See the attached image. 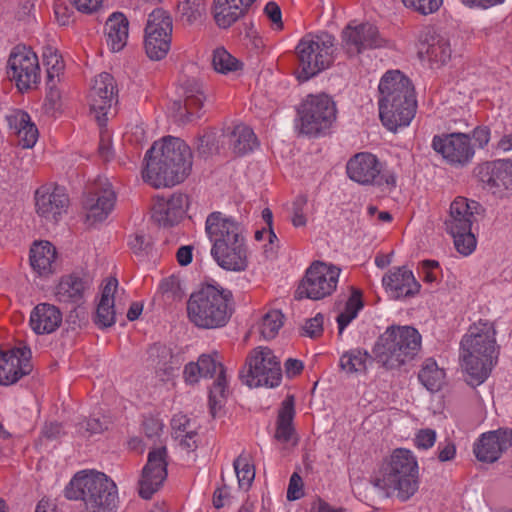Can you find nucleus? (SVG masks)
<instances>
[{"mask_svg": "<svg viewBox=\"0 0 512 512\" xmlns=\"http://www.w3.org/2000/svg\"><path fill=\"white\" fill-rule=\"evenodd\" d=\"M143 178L155 188L172 187L182 182L192 167L190 147L180 138L167 136L146 152Z\"/></svg>", "mask_w": 512, "mask_h": 512, "instance_id": "1", "label": "nucleus"}, {"mask_svg": "<svg viewBox=\"0 0 512 512\" xmlns=\"http://www.w3.org/2000/svg\"><path fill=\"white\" fill-rule=\"evenodd\" d=\"M379 116L390 131L406 127L415 116L417 100L408 77L398 70L386 72L379 83Z\"/></svg>", "mask_w": 512, "mask_h": 512, "instance_id": "2", "label": "nucleus"}, {"mask_svg": "<svg viewBox=\"0 0 512 512\" xmlns=\"http://www.w3.org/2000/svg\"><path fill=\"white\" fill-rule=\"evenodd\" d=\"M232 292L219 284H203L187 302L189 320L199 328L224 327L233 313Z\"/></svg>", "mask_w": 512, "mask_h": 512, "instance_id": "3", "label": "nucleus"}, {"mask_svg": "<svg viewBox=\"0 0 512 512\" xmlns=\"http://www.w3.org/2000/svg\"><path fill=\"white\" fill-rule=\"evenodd\" d=\"M373 485L387 497L396 496L400 501L409 500L419 488V468L416 457L405 448L393 451Z\"/></svg>", "mask_w": 512, "mask_h": 512, "instance_id": "4", "label": "nucleus"}, {"mask_svg": "<svg viewBox=\"0 0 512 512\" xmlns=\"http://www.w3.org/2000/svg\"><path fill=\"white\" fill-rule=\"evenodd\" d=\"M64 493L69 500H82L85 512H115L117 509L116 484L102 472L76 473Z\"/></svg>", "mask_w": 512, "mask_h": 512, "instance_id": "5", "label": "nucleus"}, {"mask_svg": "<svg viewBox=\"0 0 512 512\" xmlns=\"http://www.w3.org/2000/svg\"><path fill=\"white\" fill-rule=\"evenodd\" d=\"M335 37L327 32L306 35L296 47L301 81H307L328 68L334 61Z\"/></svg>", "mask_w": 512, "mask_h": 512, "instance_id": "6", "label": "nucleus"}, {"mask_svg": "<svg viewBox=\"0 0 512 512\" xmlns=\"http://www.w3.org/2000/svg\"><path fill=\"white\" fill-rule=\"evenodd\" d=\"M336 114V104L329 95H308L298 108L300 133L310 137L325 134L336 120Z\"/></svg>", "mask_w": 512, "mask_h": 512, "instance_id": "7", "label": "nucleus"}, {"mask_svg": "<svg viewBox=\"0 0 512 512\" xmlns=\"http://www.w3.org/2000/svg\"><path fill=\"white\" fill-rule=\"evenodd\" d=\"M346 171L348 177L360 185H372L383 190H392L396 187L395 172L385 168L376 155L369 152H360L351 157L347 162Z\"/></svg>", "mask_w": 512, "mask_h": 512, "instance_id": "8", "label": "nucleus"}, {"mask_svg": "<svg viewBox=\"0 0 512 512\" xmlns=\"http://www.w3.org/2000/svg\"><path fill=\"white\" fill-rule=\"evenodd\" d=\"M238 378L250 389L276 388L282 382L281 361L274 354H251L239 369Z\"/></svg>", "mask_w": 512, "mask_h": 512, "instance_id": "9", "label": "nucleus"}, {"mask_svg": "<svg viewBox=\"0 0 512 512\" xmlns=\"http://www.w3.org/2000/svg\"><path fill=\"white\" fill-rule=\"evenodd\" d=\"M172 30V18L167 11L156 8L148 15L144 48L151 60H161L167 55L171 46Z\"/></svg>", "mask_w": 512, "mask_h": 512, "instance_id": "10", "label": "nucleus"}, {"mask_svg": "<svg viewBox=\"0 0 512 512\" xmlns=\"http://www.w3.org/2000/svg\"><path fill=\"white\" fill-rule=\"evenodd\" d=\"M340 272V268L332 264L312 263L299 286L300 295L312 300L329 296L336 289Z\"/></svg>", "mask_w": 512, "mask_h": 512, "instance_id": "11", "label": "nucleus"}, {"mask_svg": "<svg viewBox=\"0 0 512 512\" xmlns=\"http://www.w3.org/2000/svg\"><path fill=\"white\" fill-rule=\"evenodd\" d=\"M432 147L451 166L461 168L471 163L475 149L467 133L453 132L435 135Z\"/></svg>", "mask_w": 512, "mask_h": 512, "instance_id": "12", "label": "nucleus"}, {"mask_svg": "<svg viewBox=\"0 0 512 512\" xmlns=\"http://www.w3.org/2000/svg\"><path fill=\"white\" fill-rule=\"evenodd\" d=\"M384 44L377 27L368 22H350L341 32V48L349 58L366 50L381 48Z\"/></svg>", "mask_w": 512, "mask_h": 512, "instance_id": "13", "label": "nucleus"}, {"mask_svg": "<svg viewBox=\"0 0 512 512\" xmlns=\"http://www.w3.org/2000/svg\"><path fill=\"white\" fill-rule=\"evenodd\" d=\"M90 108L98 124L103 126L112 114V108L117 104V89L114 77L103 72L95 77L90 94Z\"/></svg>", "mask_w": 512, "mask_h": 512, "instance_id": "14", "label": "nucleus"}, {"mask_svg": "<svg viewBox=\"0 0 512 512\" xmlns=\"http://www.w3.org/2000/svg\"><path fill=\"white\" fill-rule=\"evenodd\" d=\"M167 449L157 447L149 451L147 463L142 469L139 480V495L150 499L159 490L167 478Z\"/></svg>", "mask_w": 512, "mask_h": 512, "instance_id": "15", "label": "nucleus"}, {"mask_svg": "<svg viewBox=\"0 0 512 512\" xmlns=\"http://www.w3.org/2000/svg\"><path fill=\"white\" fill-rule=\"evenodd\" d=\"M7 75L16 81L20 91L30 89L39 81V64L36 54L25 48L13 51L7 62Z\"/></svg>", "mask_w": 512, "mask_h": 512, "instance_id": "16", "label": "nucleus"}, {"mask_svg": "<svg viewBox=\"0 0 512 512\" xmlns=\"http://www.w3.org/2000/svg\"><path fill=\"white\" fill-rule=\"evenodd\" d=\"M37 214L46 222L56 224L67 212L69 198L60 186H42L35 192Z\"/></svg>", "mask_w": 512, "mask_h": 512, "instance_id": "17", "label": "nucleus"}, {"mask_svg": "<svg viewBox=\"0 0 512 512\" xmlns=\"http://www.w3.org/2000/svg\"><path fill=\"white\" fill-rule=\"evenodd\" d=\"M115 200L116 194L108 179L98 178L85 201L87 220L91 223L105 220L112 211Z\"/></svg>", "mask_w": 512, "mask_h": 512, "instance_id": "18", "label": "nucleus"}, {"mask_svg": "<svg viewBox=\"0 0 512 512\" xmlns=\"http://www.w3.org/2000/svg\"><path fill=\"white\" fill-rule=\"evenodd\" d=\"M421 334L412 326H390L377 342L385 352H414L421 348Z\"/></svg>", "mask_w": 512, "mask_h": 512, "instance_id": "19", "label": "nucleus"}, {"mask_svg": "<svg viewBox=\"0 0 512 512\" xmlns=\"http://www.w3.org/2000/svg\"><path fill=\"white\" fill-rule=\"evenodd\" d=\"M205 232L212 243V247H216L219 242L228 244L244 239L242 226L233 218L227 217L221 212H212L208 215L205 222Z\"/></svg>", "mask_w": 512, "mask_h": 512, "instance_id": "20", "label": "nucleus"}, {"mask_svg": "<svg viewBox=\"0 0 512 512\" xmlns=\"http://www.w3.org/2000/svg\"><path fill=\"white\" fill-rule=\"evenodd\" d=\"M511 446L512 430L505 428L483 433L473 451L479 461L493 463Z\"/></svg>", "mask_w": 512, "mask_h": 512, "instance_id": "21", "label": "nucleus"}, {"mask_svg": "<svg viewBox=\"0 0 512 512\" xmlns=\"http://www.w3.org/2000/svg\"><path fill=\"white\" fill-rule=\"evenodd\" d=\"M382 284L389 297L393 300L414 297L421 288L413 272L405 266L391 268L383 276Z\"/></svg>", "mask_w": 512, "mask_h": 512, "instance_id": "22", "label": "nucleus"}, {"mask_svg": "<svg viewBox=\"0 0 512 512\" xmlns=\"http://www.w3.org/2000/svg\"><path fill=\"white\" fill-rule=\"evenodd\" d=\"M475 174L489 189H509L512 187V159L480 164L475 168Z\"/></svg>", "mask_w": 512, "mask_h": 512, "instance_id": "23", "label": "nucleus"}, {"mask_svg": "<svg viewBox=\"0 0 512 512\" xmlns=\"http://www.w3.org/2000/svg\"><path fill=\"white\" fill-rule=\"evenodd\" d=\"M481 211L482 206L478 202L457 197L450 205L449 217L445 221L446 231H467Z\"/></svg>", "mask_w": 512, "mask_h": 512, "instance_id": "24", "label": "nucleus"}, {"mask_svg": "<svg viewBox=\"0 0 512 512\" xmlns=\"http://www.w3.org/2000/svg\"><path fill=\"white\" fill-rule=\"evenodd\" d=\"M498 357L493 354H464L461 368L465 382L472 387L481 385L489 377Z\"/></svg>", "mask_w": 512, "mask_h": 512, "instance_id": "25", "label": "nucleus"}, {"mask_svg": "<svg viewBox=\"0 0 512 512\" xmlns=\"http://www.w3.org/2000/svg\"><path fill=\"white\" fill-rule=\"evenodd\" d=\"M211 255L217 264L225 270L242 271L247 267V249L245 239L236 243L219 244L211 248Z\"/></svg>", "mask_w": 512, "mask_h": 512, "instance_id": "26", "label": "nucleus"}, {"mask_svg": "<svg viewBox=\"0 0 512 512\" xmlns=\"http://www.w3.org/2000/svg\"><path fill=\"white\" fill-rule=\"evenodd\" d=\"M33 370L31 354H0V385L11 386Z\"/></svg>", "mask_w": 512, "mask_h": 512, "instance_id": "27", "label": "nucleus"}, {"mask_svg": "<svg viewBox=\"0 0 512 512\" xmlns=\"http://www.w3.org/2000/svg\"><path fill=\"white\" fill-rule=\"evenodd\" d=\"M462 352H495L499 346L495 340V329L490 323H479L470 327L461 340Z\"/></svg>", "mask_w": 512, "mask_h": 512, "instance_id": "28", "label": "nucleus"}, {"mask_svg": "<svg viewBox=\"0 0 512 512\" xmlns=\"http://www.w3.org/2000/svg\"><path fill=\"white\" fill-rule=\"evenodd\" d=\"M188 198L183 194H174L169 199H157L152 209V218L161 226H173L185 213Z\"/></svg>", "mask_w": 512, "mask_h": 512, "instance_id": "29", "label": "nucleus"}, {"mask_svg": "<svg viewBox=\"0 0 512 512\" xmlns=\"http://www.w3.org/2000/svg\"><path fill=\"white\" fill-rule=\"evenodd\" d=\"M89 287V277L72 273L61 278L55 289L56 300L60 303H79Z\"/></svg>", "mask_w": 512, "mask_h": 512, "instance_id": "30", "label": "nucleus"}, {"mask_svg": "<svg viewBox=\"0 0 512 512\" xmlns=\"http://www.w3.org/2000/svg\"><path fill=\"white\" fill-rule=\"evenodd\" d=\"M255 0H214L213 17L216 24L223 29L230 27L242 17Z\"/></svg>", "mask_w": 512, "mask_h": 512, "instance_id": "31", "label": "nucleus"}, {"mask_svg": "<svg viewBox=\"0 0 512 512\" xmlns=\"http://www.w3.org/2000/svg\"><path fill=\"white\" fill-rule=\"evenodd\" d=\"M62 322L60 310L51 304H38L30 315V326L36 334L54 332Z\"/></svg>", "mask_w": 512, "mask_h": 512, "instance_id": "32", "label": "nucleus"}, {"mask_svg": "<svg viewBox=\"0 0 512 512\" xmlns=\"http://www.w3.org/2000/svg\"><path fill=\"white\" fill-rule=\"evenodd\" d=\"M129 22L121 12L112 13L105 23L106 43L112 52L121 51L127 44Z\"/></svg>", "mask_w": 512, "mask_h": 512, "instance_id": "33", "label": "nucleus"}, {"mask_svg": "<svg viewBox=\"0 0 512 512\" xmlns=\"http://www.w3.org/2000/svg\"><path fill=\"white\" fill-rule=\"evenodd\" d=\"M226 370L224 365L216 361L211 354H200L197 362H190L184 367V378L189 384H195L200 378H213Z\"/></svg>", "mask_w": 512, "mask_h": 512, "instance_id": "34", "label": "nucleus"}, {"mask_svg": "<svg viewBox=\"0 0 512 512\" xmlns=\"http://www.w3.org/2000/svg\"><path fill=\"white\" fill-rule=\"evenodd\" d=\"M118 287V281L115 278L109 279L101 294V299L98 303L94 322L101 328L112 326L116 319V312L114 309V293Z\"/></svg>", "mask_w": 512, "mask_h": 512, "instance_id": "35", "label": "nucleus"}, {"mask_svg": "<svg viewBox=\"0 0 512 512\" xmlns=\"http://www.w3.org/2000/svg\"><path fill=\"white\" fill-rule=\"evenodd\" d=\"M295 416V401L293 395H288L278 412L276 421L275 439L281 443H288L295 437L293 419Z\"/></svg>", "mask_w": 512, "mask_h": 512, "instance_id": "36", "label": "nucleus"}, {"mask_svg": "<svg viewBox=\"0 0 512 512\" xmlns=\"http://www.w3.org/2000/svg\"><path fill=\"white\" fill-rule=\"evenodd\" d=\"M56 250L50 242L35 243L30 250V264L40 276L52 272Z\"/></svg>", "mask_w": 512, "mask_h": 512, "instance_id": "37", "label": "nucleus"}, {"mask_svg": "<svg viewBox=\"0 0 512 512\" xmlns=\"http://www.w3.org/2000/svg\"><path fill=\"white\" fill-rule=\"evenodd\" d=\"M418 379L428 391L435 393L445 385L446 373L444 368H440L433 358H428L422 364Z\"/></svg>", "mask_w": 512, "mask_h": 512, "instance_id": "38", "label": "nucleus"}, {"mask_svg": "<svg viewBox=\"0 0 512 512\" xmlns=\"http://www.w3.org/2000/svg\"><path fill=\"white\" fill-rule=\"evenodd\" d=\"M230 146L237 155H246L252 152L258 141L253 130L244 124H238L229 135Z\"/></svg>", "mask_w": 512, "mask_h": 512, "instance_id": "39", "label": "nucleus"}, {"mask_svg": "<svg viewBox=\"0 0 512 512\" xmlns=\"http://www.w3.org/2000/svg\"><path fill=\"white\" fill-rule=\"evenodd\" d=\"M183 89L185 95L184 109L187 113V121H192L194 118L201 116L200 110L203 106L205 96L201 84L195 79L186 80Z\"/></svg>", "mask_w": 512, "mask_h": 512, "instance_id": "40", "label": "nucleus"}, {"mask_svg": "<svg viewBox=\"0 0 512 512\" xmlns=\"http://www.w3.org/2000/svg\"><path fill=\"white\" fill-rule=\"evenodd\" d=\"M212 65L215 71L222 74L235 73L243 68L242 62L232 56L224 47H218L213 51Z\"/></svg>", "mask_w": 512, "mask_h": 512, "instance_id": "41", "label": "nucleus"}, {"mask_svg": "<svg viewBox=\"0 0 512 512\" xmlns=\"http://www.w3.org/2000/svg\"><path fill=\"white\" fill-rule=\"evenodd\" d=\"M181 19L188 24L199 21L206 13V0H181L177 6Z\"/></svg>", "mask_w": 512, "mask_h": 512, "instance_id": "42", "label": "nucleus"}, {"mask_svg": "<svg viewBox=\"0 0 512 512\" xmlns=\"http://www.w3.org/2000/svg\"><path fill=\"white\" fill-rule=\"evenodd\" d=\"M228 394V380L226 370H221L213 382L209 391V407L212 415H215Z\"/></svg>", "mask_w": 512, "mask_h": 512, "instance_id": "43", "label": "nucleus"}, {"mask_svg": "<svg viewBox=\"0 0 512 512\" xmlns=\"http://www.w3.org/2000/svg\"><path fill=\"white\" fill-rule=\"evenodd\" d=\"M234 470L238 479L239 486L248 489L254 478L255 469L251 465L249 455L242 452L233 462Z\"/></svg>", "mask_w": 512, "mask_h": 512, "instance_id": "44", "label": "nucleus"}, {"mask_svg": "<svg viewBox=\"0 0 512 512\" xmlns=\"http://www.w3.org/2000/svg\"><path fill=\"white\" fill-rule=\"evenodd\" d=\"M451 44L447 37L437 35L428 44L426 53L430 60L445 64L451 58Z\"/></svg>", "mask_w": 512, "mask_h": 512, "instance_id": "45", "label": "nucleus"}, {"mask_svg": "<svg viewBox=\"0 0 512 512\" xmlns=\"http://www.w3.org/2000/svg\"><path fill=\"white\" fill-rule=\"evenodd\" d=\"M369 354H342L339 360V367L346 374H361L367 369Z\"/></svg>", "mask_w": 512, "mask_h": 512, "instance_id": "46", "label": "nucleus"}, {"mask_svg": "<svg viewBox=\"0 0 512 512\" xmlns=\"http://www.w3.org/2000/svg\"><path fill=\"white\" fill-rule=\"evenodd\" d=\"M283 314L280 310H271L266 313L261 322L260 332L265 339L274 338L283 325Z\"/></svg>", "mask_w": 512, "mask_h": 512, "instance_id": "47", "label": "nucleus"}, {"mask_svg": "<svg viewBox=\"0 0 512 512\" xmlns=\"http://www.w3.org/2000/svg\"><path fill=\"white\" fill-rule=\"evenodd\" d=\"M471 230L448 232L453 237L456 250L464 256L470 255L476 248V238Z\"/></svg>", "mask_w": 512, "mask_h": 512, "instance_id": "48", "label": "nucleus"}, {"mask_svg": "<svg viewBox=\"0 0 512 512\" xmlns=\"http://www.w3.org/2000/svg\"><path fill=\"white\" fill-rule=\"evenodd\" d=\"M43 63L47 68V79H57L63 70V62L57 51L52 47H47L43 51Z\"/></svg>", "mask_w": 512, "mask_h": 512, "instance_id": "49", "label": "nucleus"}, {"mask_svg": "<svg viewBox=\"0 0 512 512\" xmlns=\"http://www.w3.org/2000/svg\"><path fill=\"white\" fill-rule=\"evenodd\" d=\"M107 428L108 421L104 417L102 419L96 417L83 419L77 424V431L83 436L99 434L107 430Z\"/></svg>", "mask_w": 512, "mask_h": 512, "instance_id": "50", "label": "nucleus"}, {"mask_svg": "<svg viewBox=\"0 0 512 512\" xmlns=\"http://www.w3.org/2000/svg\"><path fill=\"white\" fill-rule=\"evenodd\" d=\"M405 7L411 8L421 15L435 13L443 3V0H401Z\"/></svg>", "mask_w": 512, "mask_h": 512, "instance_id": "51", "label": "nucleus"}, {"mask_svg": "<svg viewBox=\"0 0 512 512\" xmlns=\"http://www.w3.org/2000/svg\"><path fill=\"white\" fill-rule=\"evenodd\" d=\"M217 150L218 142L215 133L209 132L198 138L196 152L200 157L207 158L217 152Z\"/></svg>", "mask_w": 512, "mask_h": 512, "instance_id": "52", "label": "nucleus"}, {"mask_svg": "<svg viewBox=\"0 0 512 512\" xmlns=\"http://www.w3.org/2000/svg\"><path fill=\"white\" fill-rule=\"evenodd\" d=\"M7 121L11 129H14L16 133L25 130L33 124L29 114L23 110H14L12 113L7 115Z\"/></svg>", "mask_w": 512, "mask_h": 512, "instance_id": "53", "label": "nucleus"}, {"mask_svg": "<svg viewBox=\"0 0 512 512\" xmlns=\"http://www.w3.org/2000/svg\"><path fill=\"white\" fill-rule=\"evenodd\" d=\"M171 426L173 430V436L178 439L181 436H185L186 433L192 434V430L195 427L192 425L191 420L186 415H175L171 420Z\"/></svg>", "mask_w": 512, "mask_h": 512, "instance_id": "54", "label": "nucleus"}, {"mask_svg": "<svg viewBox=\"0 0 512 512\" xmlns=\"http://www.w3.org/2000/svg\"><path fill=\"white\" fill-rule=\"evenodd\" d=\"M163 422L155 416H145L142 422V428L148 438L159 437L163 430Z\"/></svg>", "mask_w": 512, "mask_h": 512, "instance_id": "55", "label": "nucleus"}, {"mask_svg": "<svg viewBox=\"0 0 512 512\" xmlns=\"http://www.w3.org/2000/svg\"><path fill=\"white\" fill-rule=\"evenodd\" d=\"M323 331V316L317 314L315 317L307 319L302 326V335L315 338L321 335Z\"/></svg>", "mask_w": 512, "mask_h": 512, "instance_id": "56", "label": "nucleus"}, {"mask_svg": "<svg viewBox=\"0 0 512 512\" xmlns=\"http://www.w3.org/2000/svg\"><path fill=\"white\" fill-rule=\"evenodd\" d=\"M436 442V432L433 429H421L415 436V444L419 449L427 450L434 446Z\"/></svg>", "mask_w": 512, "mask_h": 512, "instance_id": "57", "label": "nucleus"}, {"mask_svg": "<svg viewBox=\"0 0 512 512\" xmlns=\"http://www.w3.org/2000/svg\"><path fill=\"white\" fill-rule=\"evenodd\" d=\"M439 263L435 260H424L421 263V274L424 282L433 283L438 278Z\"/></svg>", "mask_w": 512, "mask_h": 512, "instance_id": "58", "label": "nucleus"}, {"mask_svg": "<svg viewBox=\"0 0 512 512\" xmlns=\"http://www.w3.org/2000/svg\"><path fill=\"white\" fill-rule=\"evenodd\" d=\"M19 137V142L23 148H32L38 138V130L35 124L33 123L29 127H26L25 130L17 133Z\"/></svg>", "mask_w": 512, "mask_h": 512, "instance_id": "59", "label": "nucleus"}, {"mask_svg": "<svg viewBox=\"0 0 512 512\" xmlns=\"http://www.w3.org/2000/svg\"><path fill=\"white\" fill-rule=\"evenodd\" d=\"M264 13L270 21L276 26L277 29L283 27L281 9L274 1H269L264 8Z\"/></svg>", "mask_w": 512, "mask_h": 512, "instance_id": "60", "label": "nucleus"}, {"mask_svg": "<svg viewBox=\"0 0 512 512\" xmlns=\"http://www.w3.org/2000/svg\"><path fill=\"white\" fill-rule=\"evenodd\" d=\"M302 479L297 473H293L287 489L288 500H297L302 496Z\"/></svg>", "mask_w": 512, "mask_h": 512, "instance_id": "61", "label": "nucleus"}, {"mask_svg": "<svg viewBox=\"0 0 512 512\" xmlns=\"http://www.w3.org/2000/svg\"><path fill=\"white\" fill-rule=\"evenodd\" d=\"M129 246L134 254L142 257L148 253L150 241L144 235H136L129 241Z\"/></svg>", "mask_w": 512, "mask_h": 512, "instance_id": "62", "label": "nucleus"}, {"mask_svg": "<svg viewBox=\"0 0 512 512\" xmlns=\"http://www.w3.org/2000/svg\"><path fill=\"white\" fill-rule=\"evenodd\" d=\"M363 306L362 292L358 289L352 288L351 295L346 302L345 309L358 315Z\"/></svg>", "mask_w": 512, "mask_h": 512, "instance_id": "63", "label": "nucleus"}, {"mask_svg": "<svg viewBox=\"0 0 512 512\" xmlns=\"http://www.w3.org/2000/svg\"><path fill=\"white\" fill-rule=\"evenodd\" d=\"M472 138L479 148H484L491 139V131L488 126H477L472 131Z\"/></svg>", "mask_w": 512, "mask_h": 512, "instance_id": "64", "label": "nucleus"}]
</instances>
